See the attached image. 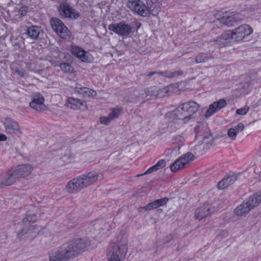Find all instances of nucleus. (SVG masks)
Instances as JSON below:
<instances>
[{
  "label": "nucleus",
  "mask_w": 261,
  "mask_h": 261,
  "mask_svg": "<svg viewBox=\"0 0 261 261\" xmlns=\"http://www.w3.org/2000/svg\"><path fill=\"white\" fill-rule=\"evenodd\" d=\"M226 106V102L224 99H220L217 101L211 103L205 113V117L208 118L215 113L224 108Z\"/></svg>",
  "instance_id": "nucleus-14"
},
{
  "label": "nucleus",
  "mask_w": 261,
  "mask_h": 261,
  "mask_svg": "<svg viewBox=\"0 0 261 261\" xmlns=\"http://www.w3.org/2000/svg\"><path fill=\"white\" fill-rule=\"evenodd\" d=\"M75 92L81 95L84 97H94L97 95V93L95 91L87 87H81L79 85L75 86Z\"/></svg>",
  "instance_id": "nucleus-21"
},
{
  "label": "nucleus",
  "mask_w": 261,
  "mask_h": 261,
  "mask_svg": "<svg viewBox=\"0 0 261 261\" xmlns=\"http://www.w3.org/2000/svg\"><path fill=\"white\" fill-rule=\"evenodd\" d=\"M109 29L114 33H130V28L124 21L117 23H111L109 25Z\"/></svg>",
  "instance_id": "nucleus-17"
},
{
  "label": "nucleus",
  "mask_w": 261,
  "mask_h": 261,
  "mask_svg": "<svg viewBox=\"0 0 261 261\" xmlns=\"http://www.w3.org/2000/svg\"><path fill=\"white\" fill-rule=\"evenodd\" d=\"M71 52L73 55L80 59L82 62H90L92 60L91 54L80 46L76 45L71 46Z\"/></svg>",
  "instance_id": "nucleus-8"
},
{
  "label": "nucleus",
  "mask_w": 261,
  "mask_h": 261,
  "mask_svg": "<svg viewBox=\"0 0 261 261\" xmlns=\"http://www.w3.org/2000/svg\"><path fill=\"white\" fill-rule=\"evenodd\" d=\"M39 33H37V35L36 36V38L38 37V36H39Z\"/></svg>",
  "instance_id": "nucleus-56"
},
{
  "label": "nucleus",
  "mask_w": 261,
  "mask_h": 261,
  "mask_svg": "<svg viewBox=\"0 0 261 261\" xmlns=\"http://www.w3.org/2000/svg\"><path fill=\"white\" fill-rule=\"evenodd\" d=\"M120 34L122 35V36H124L125 35H127V34L123 33V34Z\"/></svg>",
  "instance_id": "nucleus-55"
},
{
  "label": "nucleus",
  "mask_w": 261,
  "mask_h": 261,
  "mask_svg": "<svg viewBox=\"0 0 261 261\" xmlns=\"http://www.w3.org/2000/svg\"><path fill=\"white\" fill-rule=\"evenodd\" d=\"M38 27L35 25H34V33H40V31H41L42 33H43L42 30H38Z\"/></svg>",
  "instance_id": "nucleus-47"
},
{
  "label": "nucleus",
  "mask_w": 261,
  "mask_h": 261,
  "mask_svg": "<svg viewBox=\"0 0 261 261\" xmlns=\"http://www.w3.org/2000/svg\"><path fill=\"white\" fill-rule=\"evenodd\" d=\"M152 203L153 207L154 209L157 208H158L159 207L158 206V203L156 201V200L153 201V202H152Z\"/></svg>",
  "instance_id": "nucleus-49"
},
{
  "label": "nucleus",
  "mask_w": 261,
  "mask_h": 261,
  "mask_svg": "<svg viewBox=\"0 0 261 261\" xmlns=\"http://www.w3.org/2000/svg\"><path fill=\"white\" fill-rule=\"evenodd\" d=\"M7 138L5 135L0 133V141H5L7 140Z\"/></svg>",
  "instance_id": "nucleus-46"
},
{
  "label": "nucleus",
  "mask_w": 261,
  "mask_h": 261,
  "mask_svg": "<svg viewBox=\"0 0 261 261\" xmlns=\"http://www.w3.org/2000/svg\"><path fill=\"white\" fill-rule=\"evenodd\" d=\"M251 210V209L245 201L236 207L234 212L237 216H241L248 213Z\"/></svg>",
  "instance_id": "nucleus-26"
},
{
  "label": "nucleus",
  "mask_w": 261,
  "mask_h": 261,
  "mask_svg": "<svg viewBox=\"0 0 261 261\" xmlns=\"http://www.w3.org/2000/svg\"><path fill=\"white\" fill-rule=\"evenodd\" d=\"M8 35H9V34H8L6 36H4V37L3 36H1V38H2L3 37L4 39Z\"/></svg>",
  "instance_id": "nucleus-54"
},
{
  "label": "nucleus",
  "mask_w": 261,
  "mask_h": 261,
  "mask_svg": "<svg viewBox=\"0 0 261 261\" xmlns=\"http://www.w3.org/2000/svg\"><path fill=\"white\" fill-rule=\"evenodd\" d=\"M173 139L175 140V141H173L172 143H175V141H181L182 138L180 136H176V137H174Z\"/></svg>",
  "instance_id": "nucleus-48"
},
{
  "label": "nucleus",
  "mask_w": 261,
  "mask_h": 261,
  "mask_svg": "<svg viewBox=\"0 0 261 261\" xmlns=\"http://www.w3.org/2000/svg\"><path fill=\"white\" fill-rule=\"evenodd\" d=\"M168 201L169 198L167 197H164L163 198L156 200V201L157 202L158 205L159 207L166 205Z\"/></svg>",
  "instance_id": "nucleus-40"
},
{
  "label": "nucleus",
  "mask_w": 261,
  "mask_h": 261,
  "mask_svg": "<svg viewBox=\"0 0 261 261\" xmlns=\"http://www.w3.org/2000/svg\"><path fill=\"white\" fill-rule=\"evenodd\" d=\"M50 25L55 33H67L66 31H69L62 20L57 18L51 19Z\"/></svg>",
  "instance_id": "nucleus-19"
},
{
  "label": "nucleus",
  "mask_w": 261,
  "mask_h": 261,
  "mask_svg": "<svg viewBox=\"0 0 261 261\" xmlns=\"http://www.w3.org/2000/svg\"><path fill=\"white\" fill-rule=\"evenodd\" d=\"M129 25L130 28V33H134L135 32H137L138 30L140 29L142 24L141 22L134 20L132 21Z\"/></svg>",
  "instance_id": "nucleus-34"
},
{
  "label": "nucleus",
  "mask_w": 261,
  "mask_h": 261,
  "mask_svg": "<svg viewBox=\"0 0 261 261\" xmlns=\"http://www.w3.org/2000/svg\"><path fill=\"white\" fill-rule=\"evenodd\" d=\"M4 125L6 131L8 134L17 135L21 134L20 129L18 123L10 118L6 119Z\"/></svg>",
  "instance_id": "nucleus-15"
},
{
  "label": "nucleus",
  "mask_w": 261,
  "mask_h": 261,
  "mask_svg": "<svg viewBox=\"0 0 261 261\" xmlns=\"http://www.w3.org/2000/svg\"><path fill=\"white\" fill-rule=\"evenodd\" d=\"M125 247L120 243L112 242L107 249V259L109 261H122L125 257Z\"/></svg>",
  "instance_id": "nucleus-4"
},
{
  "label": "nucleus",
  "mask_w": 261,
  "mask_h": 261,
  "mask_svg": "<svg viewBox=\"0 0 261 261\" xmlns=\"http://www.w3.org/2000/svg\"><path fill=\"white\" fill-rule=\"evenodd\" d=\"M33 37H34V39L36 38L35 37L34 35L33 36Z\"/></svg>",
  "instance_id": "nucleus-57"
},
{
  "label": "nucleus",
  "mask_w": 261,
  "mask_h": 261,
  "mask_svg": "<svg viewBox=\"0 0 261 261\" xmlns=\"http://www.w3.org/2000/svg\"><path fill=\"white\" fill-rule=\"evenodd\" d=\"M28 37L33 39V34H25Z\"/></svg>",
  "instance_id": "nucleus-52"
},
{
  "label": "nucleus",
  "mask_w": 261,
  "mask_h": 261,
  "mask_svg": "<svg viewBox=\"0 0 261 261\" xmlns=\"http://www.w3.org/2000/svg\"><path fill=\"white\" fill-rule=\"evenodd\" d=\"M143 210H144V208H143V206H141L138 208V211L140 213L142 212Z\"/></svg>",
  "instance_id": "nucleus-51"
},
{
  "label": "nucleus",
  "mask_w": 261,
  "mask_h": 261,
  "mask_svg": "<svg viewBox=\"0 0 261 261\" xmlns=\"http://www.w3.org/2000/svg\"><path fill=\"white\" fill-rule=\"evenodd\" d=\"M215 210L216 209L212 205L204 203L196 209L195 217L196 219L201 220L213 213Z\"/></svg>",
  "instance_id": "nucleus-7"
},
{
  "label": "nucleus",
  "mask_w": 261,
  "mask_h": 261,
  "mask_svg": "<svg viewBox=\"0 0 261 261\" xmlns=\"http://www.w3.org/2000/svg\"><path fill=\"white\" fill-rule=\"evenodd\" d=\"M237 179V176L234 174L225 176L218 184L217 187L220 190L227 188L233 184Z\"/></svg>",
  "instance_id": "nucleus-20"
},
{
  "label": "nucleus",
  "mask_w": 261,
  "mask_h": 261,
  "mask_svg": "<svg viewBox=\"0 0 261 261\" xmlns=\"http://www.w3.org/2000/svg\"><path fill=\"white\" fill-rule=\"evenodd\" d=\"M20 15L22 16V18L26 16L27 14L29 12V8L27 6H23L17 10Z\"/></svg>",
  "instance_id": "nucleus-37"
},
{
  "label": "nucleus",
  "mask_w": 261,
  "mask_h": 261,
  "mask_svg": "<svg viewBox=\"0 0 261 261\" xmlns=\"http://www.w3.org/2000/svg\"><path fill=\"white\" fill-rule=\"evenodd\" d=\"M44 97L39 93H34V110L42 111L47 110L44 105Z\"/></svg>",
  "instance_id": "nucleus-18"
},
{
  "label": "nucleus",
  "mask_w": 261,
  "mask_h": 261,
  "mask_svg": "<svg viewBox=\"0 0 261 261\" xmlns=\"http://www.w3.org/2000/svg\"><path fill=\"white\" fill-rule=\"evenodd\" d=\"M122 112V109L120 107H116L113 109H111V112L109 115L112 120L115 118H118L121 114Z\"/></svg>",
  "instance_id": "nucleus-29"
},
{
  "label": "nucleus",
  "mask_w": 261,
  "mask_h": 261,
  "mask_svg": "<svg viewBox=\"0 0 261 261\" xmlns=\"http://www.w3.org/2000/svg\"><path fill=\"white\" fill-rule=\"evenodd\" d=\"M246 202L251 209L257 206L261 202V193H256L250 196Z\"/></svg>",
  "instance_id": "nucleus-25"
},
{
  "label": "nucleus",
  "mask_w": 261,
  "mask_h": 261,
  "mask_svg": "<svg viewBox=\"0 0 261 261\" xmlns=\"http://www.w3.org/2000/svg\"><path fill=\"white\" fill-rule=\"evenodd\" d=\"M13 19L16 21H19L22 20V16L20 15L17 10L13 11L11 14Z\"/></svg>",
  "instance_id": "nucleus-35"
},
{
  "label": "nucleus",
  "mask_w": 261,
  "mask_h": 261,
  "mask_svg": "<svg viewBox=\"0 0 261 261\" xmlns=\"http://www.w3.org/2000/svg\"><path fill=\"white\" fill-rule=\"evenodd\" d=\"M158 170L159 169L163 168L166 166V162L164 159L160 160L157 163L155 164Z\"/></svg>",
  "instance_id": "nucleus-41"
},
{
  "label": "nucleus",
  "mask_w": 261,
  "mask_h": 261,
  "mask_svg": "<svg viewBox=\"0 0 261 261\" xmlns=\"http://www.w3.org/2000/svg\"><path fill=\"white\" fill-rule=\"evenodd\" d=\"M194 155L191 152H188L181 156L170 165V168L171 171L175 172L186 167L190 162L193 161Z\"/></svg>",
  "instance_id": "nucleus-5"
},
{
  "label": "nucleus",
  "mask_w": 261,
  "mask_h": 261,
  "mask_svg": "<svg viewBox=\"0 0 261 261\" xmlns=\"http://www.w3.org/2000/svg\"><path fill=\"white\" fill-rule=\"evenodd\" d=\"M100 229H102L104 232L103 233L106 232L107 230H109V225L105 223L103 224V227H100Z\"/></svg>",
  "instance_id": "nucleus-45"
},
{
  "label": "nucleus",
  "mask_w": 261,
  "mask_h": 261,
  "mask_svg": "<svg viewBox=\"0 0 261 261\" xmlns=\"http://www.w3.org/2000/svg\"><path fill=\"white\" fill-rule=\"evenodd\" d=\"M145 211H150L152 209H154L152 202L148 203L146 206H143Z\"/></svg>",
  "instance_id": "nucleus-44"
},
{
  "label": "nucleus",
  "mask_w": 261,
  "mask_h": 261,
  "mask_svg": "<svg viewBox=\"0 0 261 261\" xmlns=\"http://www.w3.org/2000/svg\"><path fill=\"white\" fill-rule=\"evenodd\" d=\"M83 187L87 188L94 183L98 178V174L96 171H91L79 176Z\"/></svg>",
  "instance_id": "nucleus-11"
},
{
  "label": "nucleus",
  "mask_w": 261,
  "mask_h": 261,
  "mask_svg": "<svg viewBox=\"0 0 261 261\" xmlns=\"http://www.w3.org/2000/svg\"><path fill=\"white\" fill-rule=\"evenodd\" d=\"M249 108L248 107H245L237 110L236 114L238 115H245L249 111Z\"/></svg>",
  "instance_id": "nucleus-39"
},
{
  "label": "nucleus",
  "mask_w": 261,
  "mask_h": 261,
  "mask_svg": "<svg viewBox=\"0 0 261 261\" xmlns=\"http://www.w3.org/2000/svg\"><path fill=\"white\" fill-rule=\"evenodd\" d=\"M250 34V33H248V34H247V35L248 36V35H249Z\"/></svg>",
  "instance_id": "nucleus-58"
},
{
  "label": "nucleus",
  "mask_w": 261,
  "mask_h": 261,
  "mask_svg": "<svg viewBox=\"0 0 261 261\" xmlns=\"http://www.w3.org/2000/svg\"><path fill=\"white\" fill-rule=\"evenodd\" d=\"M199 107L198 103L190 101L182 103L176 109L169 112L166 115L167 117L173 119L182 120L185 123L188 121L192 116L196 113Z\"/></svg>",
  "instance_id": "nucleus-3"
},
{
  "label": "nucleus",
  "mask_w": 261,
  "mask_h": 261,
  "mask_svg": "<svg viewBox=\"0 0 261 261\" xmlns=\"http://www.w3.org/2000/svg\"><path fill=\"white\" fill-rule=\"evenodd\" d=\"M10 34V40L11 43L14 45H19L21 42L22 41V37L19 36H17V34H15L14 35V34Z\"/></svg>",
  "instance_id": "nucleus-33"
},
{
  "label": "nucleus",
  "mask_w": 261,
  "mask_h": 261,
  "mask_svg": "<svg viewBox=\"0 0 261 261\" xmlns=\"http://www.w3.org/2000/svg\"><path fill=\"white\" fill-rule=\"evenodd\" d=\"M243 34H222V38L227 40L228 38L234 39L236 41H240L245 38L242 36Z\"/></svg>",
  "instance_id": "nucleus-28"
},
{
  "label": "nucleus",
  "mask_w": 261,
  "mask_h": 261,
  "mask_svg": "<svg viewBox=\"0 0 261 261\" xmlns=\"http://www.w3.org/2000/svg\"><path fill=\"white\" fill-rule=\"evenodd\" d=\"M65 188L67 192L70 194L77 193L84 189L79 176L69 181Z\"/></svg>",
  "instance_id": "nucleus-13"
},
{
  "label": "nucleus",
  "mask_w": 261,
  "mask_h": 261,
  "mask_svg": "<svg viewBox=\"0 0 261 261\" xmlns=\"http://www.w3.org/2000/svg\"><path fill=\"white\" fill-rule=\"evenodd\" d=\"M158 169L157 168V167H156L155 165L150 167L149 168H148L145 172L143 174H149V173H152V172H155L156 171H158Z\"/></svg>",
  "instance_id": "nucleus-42"
},
{
  "label": "nucleus",
  "mask_w": 261,
  "mask_h": 261,
  "mask_svg": "<svg viewBox=\"0 0 261 261\" xmlns=\"http://www.w3.org/2000/svg\"><path fill=\"white\" fill-rule=\"evenodd\" d=\"M238 133L236 131L235 128H230L228 129L227 134L232 140H234Z\"/></svg>",
  "instance_id": "nucleus-38"
},
{
  "label": "nucleus",
  "mask_w": 261,
  "mask_h": 261,
  "mask_svg": "<svg viewBox=\"0 0 261 261\" xmlns=\"http://www.w3.org/2000/svg\"><path fill=\"white\" fill-rule=\"evenodd\" d=\"M234 128H235L236 129V131L238 133H239V132H242L244 129V124L243 123H240Z\"/></svg>",
  "instance_id": "nucleus-43"
},
{
  "label": "nucleus",
  "mask_w": 261,
  "mask_h": 261,
  "mask_svg": "<svg viewBox=\"0 0 261 261\" xmlns=\"http://www.w3.org/2000/svg\"><path fill=\"white\" fill-rule=\"evenodd\" d=\"M16 181V179L10 169L0 173V188L11 186Z\"/></svg>",
  "instance_id": "nucleus-12"
},
{
  "label": "nucleus",
  "mask_w": 261,
  "mask_h": 261,
  "mask_svg": "<svg viewBox=\"0 0 261 261\" xmlns=\"http://www.w3.org/2000/svg\"><path fill=\"white\" fill-rule=\"evenodd\" d=\"M22 229L18 232L17 237L21 240L25 235L33 229V216L27 215L22 222Z\"/></svg>",
  "instance_id": "nucleus-9"
},
{
  "label": "nucleus",
  "mask_w": 261,
  "mask_h": 261,
  "mask_svg": "<svg viewBox=\"0 0 261 261\" xmlns=\"http://www.w3.org/2000/svg\"><path fill=\"white\" fill-rule=\"evenodd\" d=\"M100 122L101 124L108 125L111 122L112 119L109 115L108 116H101L99 118Z\"/></svg>",
  "instance_id": "nucleus-36"
},
{
  "label": "nucleus",
  "mask_w": 261,
  "mask_h": 261,
  "mask_svg": "<svg viewBox=\"0 0 261 261\" xmlns=\"http://www.w3.org/2000/svg\"><path fill=\"white\" fill-rule=\"evenodd\" d=\"M221 12L217 13L215 15V17L220 21L221 23L224 24L225 25L231 26L233 25V22L234 21V17L231 15H229L227 14L226 12L225 13H223L224 14L221 17H217V16H220V14Z\"/></svg>",
  "instance_id": "nucleus-24"
},
{
  "label": "nucleus",
  "mask_w": 261,
  "mask_h": 261,
  "mask_svg": "<svg viewBox=\"0 0 261 261\" xmlns=\"http://www.w3.org/2000/svg\"><path fill=\"white\" fill-rule=\"evenodd\" d=\"M235 33H253L252 28L247 24H243L234 29ZM224 33H234L233 30H228Z\"/></svg>",
  "instance_id": "nucleus-27"
},
{
  "label": "nucleus",
  "mask_w": 261,
  "mask_h": 261,
  "mask_svg": "<svg viewBox=\"0 0 261 261\" xmlns=\"http://www.w3.org/2000/svg\"><path fill=\"white\" fill-rule=\"evenodd\" d=\"M67 103L68 107L73 110H79L81 109L82 107L85 105L84 100L74 98L73 97H69L67 99Z\"/></svg>",
  "instance_id": "nucleus-23"
},
{
  "label": "nucleus",
  "mask_w": 261,
  "mask_h": 261,
  "mask_svg": "<svg viewBox=\"0 0 261 261\" xmlns=\"http://www.w3.org/2000/svg\"><path fill=\"white\" fill-rule=\"evenodd\" d=\"M172 88L173 86L172 85H169L161 89H158L156 87L153 86L146 89L145 92L147 96H149L152 97L163 96L164 95L161 94V93H167L171 91Z\"/></svg>",
  "instance_id": "nucleus-16"
},
{
  "label": "nucleus",
  "mask_w": 261,
  "mask_h": 261,
  "mask_svg": "<svg viewBox=\"0 0 261 261\" xmlns=\"http://www.w3.org/2000/svg\"><path fill=\"white\" fill-rule=\"evenodd\" d=\"M213 57L211 56H207L206 54L205 53H200L197 55L195 57V61L197 63H200L202 62H204L207 61L208 60L212 59Z\"/></svg>",
  "instance_id": "nucleus-30"
},
{
  "label": "nucleus",
  "mask_w": 261,
  "mask_h": 261,
  "mask_svg": "<svg viewBox=\"0 0 261 261\" xmlns=\"http://www.w3.org/2000/svg\"><path fill=\"white\" fill-rule=\"evenodd\" d=\"M89 245V241L81 239L65 243L49 251V261H69L85 251Z\"/></svg>",
  "instance_id": "nucleus-1"
},
{
  "label": "nucleus",
  "mask_w": 261,
  "mask_h": 261,
  "mask_svg": "<svg viewBox=\"0 0 261 261\" xmlns=\"http://www.w3.org/2000/svg\"><path fill=\"white\" fill-rule=\"evenodd\" d=\"M21 31H25V33H33V24L31 22L26 20L21 26Z\"/></svg>",
  "instance_id": "nucleus-32"
},
{
  "label": "nucleus",
  "mask_w": 261,
  "mask_h": 261,
  "mask_svg": "<svg viewBox=\"0 0 261 261\" xmlns=\"http://www.w3.org/2000/svg\"><path fill=\"white\" fill-rule=\"evenodd\" d=\"M29 106L31 108H33V99L32 100V101L30 102L29 103Z\"/></svg>",
  "instance_id": "nucleus-53"
},
{
  "label": "nucleus",
  "mask_w": 261,
  "mask_h": 261,
  "mask_svg": "<svg viewBox=\"0 0 261 261\" xmlns=\"http://www.w3.org/2000/svg\"><path fill=\"white\" fill-rule=\"evenodd\" d=\"M14 176L16 179L29 175L32 171V167L28 165H20L10 168Z\"/></svg>",
  "instance_id": "nucleus-10"
},
{
  "label": "nucleus",
  "mask_w": 261,
  "mask_h": 261,
  "mask_svg": "<svg viewBox=\"0 0 261 261\" xmlns=\"http://www.w3.org/2000/svg\"><path fill=\"white\" fill-rule=\"evenodd\" d=\"M127 6L142 17H149L150 15L156 16L159 11L158 0H147L146 5L140 0L129 1Z\"/></svg>",
  "instance_id": "nucleus-2"
},
{
  "label": "nucleus",
  "mask_w": 261,
  "mask_h": 261,
  "mask_svg": "<svg viewBox=\"0 0 261 261\" xmlns=\"http://www.w3.org/2000/svg\"><path fill=\"white\" fill-rule=\"evenodd\" d=\"M155 74H157L159 75H162L164 77H167L168 79H171V78H173V77H174L177 76L182 75L184 74V73L182 71H179V70L174 71L166 70L164 72L154 71V72H151L147 74V77L149 78V77H151L153 75Z\"/></svg>",
  "instance_id": "nucleus-22"
},
{
  "label": "nucleus",
  "mask_w": 261,
  "mask_h": 261,
  "mask_svg": "<svg viewBox=\"0 0 261 261\" xmlns=\"http://www.w3.org/2000/svg\"><path fill=\"white\" fill-rule=\"evenodd\" d=\"M56 66H59L61 70L65 73H72L73 71V67L69 63H62Z\"/></svg>",
  "instance_id": "nucleus-31"
},
{
  "label": "nucleus",
  "mask_w": 261,
  "mask_h": 261,
  "mask_svg": "<svg viewBox=\"0 0 261 261\" xmlns=\"http://www.w3.org/2000/svg\"><path fill=\"white\" fill-rule=\"evenodd\" d=\"M59 36L61 37V38H65V34H62V33H61V34H58Z\"/></svg>",
  "instance_id": "nucleus-50"
},
{
  "label": "nucleus",
  "mask_w": 261,
  "mask_h": 261,
  "mask_svg": "<svg viewBox=\"0 0 261 261\" xmlns=\"http://www.w3.org/2000/svg\"><path fill=\"white\" fill-rule=\"evenodd\" d=\"M60 15L70 20H77L80 17V12L73 9L68 4H61L59 7Z\"/></svg>",
  "instance_id": "nucleus-6"
}]
</instances>
